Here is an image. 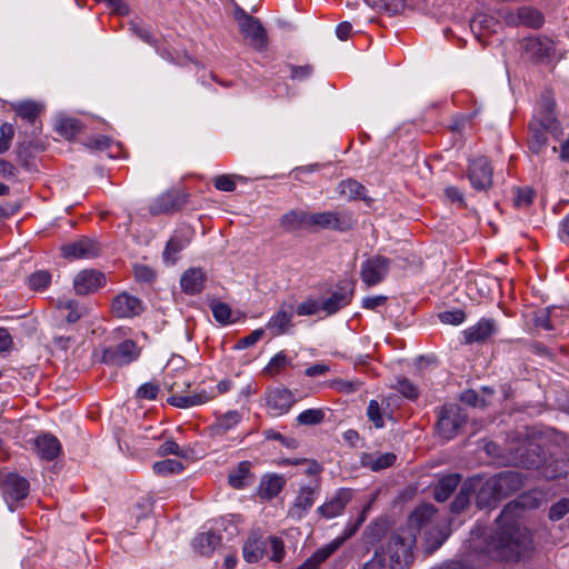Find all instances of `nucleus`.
Wrapping results in <instances>:
<instances>
[{
	"instance_id": "nucleus-1",
	"label": "nucleus",
	"mask_w": 569,
	"mask_h": 569,
	"mask_svg": "<svg viewBox=\"0 0 569 569\" xmlns=\"http://www.w3.org/2000/svg\"><path fill=\"white\" fill-rule=\"evenodd\" d=\"M539 502L530 495L521 496L516 503L507 505L497 519V530L486 547L487 555L496 560L517 561L532 547V537L527 528L520 527L515 518L518 506L536 508Z\"/></svg>"
},
{
	"instance_id": "nucleus-2",
	"label": "nucleus",
	"mask_w": 569,
	"mask_h": 569,
	"mask_svg": "<svg viewBox=\"0 0 569 569\" xmlns=\"http://www.w3.org/2000/svg\"><path fill=\"white\" fill-rule=\"evenodd\" d=\"M415 546V530L397 529L391 532L383 547V552L388 557L390 569H409L413 562Z\"/></svg>"
},
{
	"instance_id": "nucleus-3",
	"label": "nucleus",
	"mask_w": 569,
	"mask_h": 569,
	"mask_svg": "<svg viewBox=\"0 0 569 569\" xmlns=\"http://www.w3.org/2000/svg\"><path fill=\"white\" fill-rule=\"evenodd\" d=\"M242 556L249 563H256L264 556L271 561L279 562L284 557V546L282 540L274 536L252 531L242 547Z\"/></svg>"
},
{
	"instance_id": "nucleus-4",
	"label": "nucleus",
	"mask_w": 569,
	"mask_h": 569,
	"mask_svg": "<svg viewBox=\"0 0 569 569\" xmlns=\"http://www.w3.org/2000/svg\"><path fill=\"white\" fill-rule=\"evenodd\" d=\"M370 509V505L368 503L359 516L355 520H350L341 536L335 538L329 543L316 550V552L308 558L298 569H319V565L326 561L331 555H333L348 539H350L356 532L359 530L361 525L367 519V513Z\"/></svg>"
},
{
	"instance_id": "nucleus-5",
	"label": "nucleus",
	"mask_w": 569,
	"mask_h": 569,
	"mask_svg": "<svg viewBox=\"0 0 569 569\" xmlns=\"http://www.w3.org/2000/svg\"><path fill=\"white\" fill-rule=\"evenodd\" d=\"M548 133L555 138H559L562 134V129L557 119L549 117L547 122H545L538 117H533L529 122V150L536 154L543 152L548 142Z\"/></svg>"
},
{
	"instance_id": "nucleus-6",
	"label": "nucleus",
	"mask_w": 569,
	"mask_h": 569,
	"mask_svg": "<svg viewBox=\"0 0 569 569\" xmlns=\"http://www.w3.org/2000/svg\"><path fill=\"white\" fill-rule=\"evenodd\" d=\"M468 416L456 405L443 406L438 413L437 433L443 440L453 439L466 425Z\"/></svg>"
},
{
	"instance_id": "nucleus-7",
	"label": "nucleus",
	"mask_w": 569,
	"mask_h": 569,
	"mask_svg": "<svg viewBox=\"0 0 569 569\" xmlns=\"http://www.w3.org/2000/svg\"><path fill=\"white\" fill-rule=\"evenodd\" d=\"M356 221L348 211H323L310 213L309 226L319 229H330L340 232L353 228Z\"/></svg>"
},
{
	"instance_id": "nucleus-8",
	"label": "nucleus",
	"mask_w": 569,
	"mask_h": 569,
	"mask_svg": "<svg viewBox=\"0 0 569 569\" xmlns=\"http://www.w3.org/2000/svg\"><path fill=\"white\" fill-rule=\"evenodd\" d=\"M522 485L523 478L519 472L506 471L489 479L481 492H489L493 499H499L520 489Z\"/></svg>"
},
{
	"instance_id": "nucleus-9",
	"label": "nucleus",
	"mask_w": 569,
	"mask_h": 569,
	"mask_svg": "<svg viewBox=\"0 0 569 569\" xmlns=\"http://www.w3.org/2000/svg\"><path fill=\"white\" fill-rule=\"evenodd\" d=\"M236 19L241 34L248 39L250 46L263 50L267 47V32L260 21L240 9L236 11Z\"/></svg>"
},
{
	"instance_id": "nucleus-10",
	"label": "nucleus",
	"mask_w": 569,
	"mask_h": 569,
	"mask_svg": "<svg viewBox=\"0 0 569 569\" xmlns=\"http://www.w3.org/2000/svg\"><path fill=\"white\" fill-rule=\"evenodd\" d=\"M139 356L140 348L133 340L128 339L107 348L103 351L102 361L112 366H126L137 360Z\"/></svg>"
},
{
	"instance_id": "nucleus-11",
	"label": "nucleus",
	"mask_w": 569,
	"mask_h": 569,
	"mask_svg": "<svg viewBox=\"0 0 569 569\" xmlns=\"http://www.w3.org/2000/svg\"><path fill=\"white\" fill-rule=\"evenodd\" d=\"M390 259L382 256H372L361 264L360 278L368 287L380 283L388 274Z\"/></svg>"
},
{
	"instance_id": "nucleus-12",
	"label": "nucleus",
	"mask_w": 569,
	"mask_h": 569,
	"mask_svg": "<svg viewBox=\"0 0 569 569\" xmlns=\"http://www.w3.org/2000/svg\"><path fill=\"white\" fill-rule=\"evenodd\" d=\"M522 56L532 61H545L555 54V43L547 37H529L521 41Z\"/></svg>"
},
{
	"instance_id": "nucleus-13",
	"label": "nucleus",
	"mask_w": 569,
	"mask_h": 569,
	"mask_svg": "<svg viewBox=\"0 0 569 569\" xmlns=\"http://www.w3.org/2000/svg\"><path fill=\"white\" fill-rule=\"evenodd\" d=\"M492 168L486 157H477L469 162L468 178L478 191H487L492 186Z\"/></svg>"
},
{
	"instance_id": "nucleus-14",
	"label": "nucleus",
	"mask_w": 569,
	"mask_h": 569,
	"mask_svg": "<svg viewBox=\"0 0 569 569\" xmlns=\"http://www.w3.org/2000/svg\"><path fill=\"white\" fill-rule=\"evenodd\" d=\"M505 22L510 27L525 26L538 29L543 22V14L536 8L520 7L517 10L508 11L503 14Z\"/></svg>"
},
{
	"instance_id": "nucleus-15",
	"label": "nucleus",
	"mask_w": 569,
	"mask_h": 569,
	"mask_svg": "<svg viewBox=\"0 0 569 569\" xmlns=\"http://www.w3.org/2000/svg\"><path fill=\"white\" fill-rule=\"evenodd\" d=\"M61 254L69 260L91 259L99 254L98 243L89 238H81L61 246Z\"/></svg>"
},
{
	"instance_id": "nucleus-16",
	"label": "nucleus",
	"mask_w": 569,
	"mask_h": 569,
	"mask_svg": "<svg viewBox=\"0 0 569 569\" xmlns=\"http://www.w3.org/2000/svg\"><path fill=\"white\" fill-rule=\"evenodd\" d=\"M353 492L348 488H340L331 498H329L323 505H321L317 511L326 518H336L345 511L347 505L352 500Z\"/></svg>"
},
{
	"instance_id": "nucleus-17",
	"label": "nucleus",
	"mask_w": 569,
	"mask_h": 569,
	"mask_svg": "<svg viewBox=\"0 0 569 569\" xmlns=\"http://www.w3.org/2000/svg\"><path fill=\"white\" fill-rule=\"evenodd\" d=\"M28 493L29 482L26 478L9 473L3 480V497L11 511L14 509L13 502L24 499Z\"/></svg>"
},
{
	"instance_id": "nucleus-18",
	"label": "nucleus",
	"mask_w": 569,
	"mask_h": 569,
	"mask_svg": "<svg viewBox=\"0 0 569 569\" xmlns=\"http://www.w3.org/2000/svg\"><path fill=\"white\" fill-rule=\"evenodd\" d=\"M144 309L143 302L136 296L121 292L114 297L111 310L118 318H132L139 316Z\"/></svg>"
},
{
	"instance_id": "nucleus-19",
	"label": "nucleus",
	"mask_w": 569,
	"mask_h": 569,
	"mask_svg": "<svg viewBox=\"0 0 569 569\" xmlns=\"http://www.w3.org/2000/svg\"><path fill=\"white\" fill-rule=\"evenodd\" d=\"M293 306L290 303H282L279 310L269 319L266 328L272 336H281L287 333L293 326Z\"/></svg>"
},
{
	"instance_id": "nucleus-20",
	"label": "nucleus",
	"mask_w": 569,
	"mask_h": 569,
	"mask_svg": "<svg viewBox=\"0 0 569 569\" xmlns=\"http://www.w3.org/2000/svg\"><path fill=\"white\" fill-rule=\"evenodd\" d=\"M295 402L293 393L286 388H274L267 393V406L276 416L287 413Z\"/></svg>"
},
{
	"instance_id": "nucleus-21",
	"label": "nucleus",
	"mask_w": 569,
	"mask_h": 569,
	"mask_svg": "<svg viewBox=\"0 0 569 569\" xmlns=\"http://www.w3.org/2000/svg\"><path fill=\"white\" fill-rule=\"evenodd\" d=\"M104 284V276L96 270L86 269L80 271L73 280V288L77 295H89Z\"/></svg>"
},
{
	"instance_id": "nucleus-22",
	"label": "nucleus",
	"mask_w": 569,
	"mask_h": 569,
	"mask_svg": "<svg viewBox=\"0 0 569 569\" xmlns=\"http://www.w3.org/2000/svg\"><path fill=\"white\" fill-rule=\"evenodd\" d=\"M316 500V490L311 487H302L288 510V517L301 520L311 509Z\"/></svg>"
},
{
	"instance_id": "nucleus-23",
	"label": "nucleus",
	"mask_w": 569,
	"mask_h": 569,
	"mask_svg": "<svg viewBox=\"0 0 569 569\" xmlns=\"http://www.w3.org/2000/svg\"><path fill=\"white\" fill-rule=\"evenodd\" d=\"M217 396L213 391H207L206 389L197 390L187 395H172L169 398L170 405L177 408H190L200 406L212 400Z\"/></svg>"
},
{
	"instance_id": "nucleus-24",
	"label": "nucleus",
	"mask_w": 569,
	"mask_h": 569,
	"mask_svg": "<svg viewBox=\"0 0 569 569\" xmlns=\"http://www.w3.org/2000/svg\"><path fill=\"white\" fill-rule=\"evenodd\" d=\"M206 280L207 277L202 269L190 268L181 276V289L187 295L200 293L204 288Z\"/></svg>"
},
{
	"instance_id": "nucleus-25",
	"label": "nucleus",
	"mask_w": 569,
	"mask_h": 569,
	"mask_svg": "<svg viewBox=\"0 0 569 569\" xmlns=\"http://www.w3.org/2000/svg\"><path fill=\"white\" fill-rule=\"evenodd\" d=\"M496 332V323L491 319H481L463 331L467 343L483 342Z\"/></svg>"
},
{
	"instance_id": "nucleus-26",
	"label": "nucleus",
	"mask_w": 569,
	"mask_h": 569,
	"mask_svg": "<svg viewBox=\"0 0 569 569\" xmlns=\"http://www.w3.org/2000/svg\"><path fill=\"white\" fill-rule=\"evenodd\" d=\"M352 296V288H340L321 302V310L327 315H333L348 306L351 302Z\"/></svg>"
},
{
	"instance_id": "nucleus-27",
	"label": "nucleus",
	"mask_w": 569,
	"mask_h": 569,
	"mask_svg": "<svg viewBox=\"0 0 569 569\" xmlns=\"http://www.w3.org/2000/svg\"><path fill=\"white\" fill-rule=\"evenodd\" d=\"M435 513L436 509L432 505H422L412 511L407 526L401 529H412L417 535L421 529L431 525Z\"/></svg>"
},
{
	"instance_id": "nucleus-28",
	"label": "nucleus",
	"mask_w": 569,
	"mask_h": 569,
	"mask_svg": "<svg viewBox=\"0 0 569 569\" xmlns=\"http://www.w3.org/2000/svg\"><path fill=\"white\" fill-rule=\"evenodd\" d=\"M286 479L282 476L266 475L260 480L258 496L263 500H271L282 491Z\"/></svg>"
},
{
	"instance_id": "nucleus-29",
	"label": "nucleus",
	"mask_w": 569,
	"mask_h": 569,
	"mask_svg": "<svg viewBox=\"0 0 569 569\" xmlns=\"http://www.w3.org/2000/svg\"><path fill=\"white\" fill-rule=\"evenodd\" d=\"M37 453L41 459L53 460L61 451L59 440L52 435H42L34 440Z\"/></svg>"
},
{
	"instance_id": "nucleus-30",
	"label": "nucleus",
	"mask_w": 569,
	"mask_h": 569,
	"mask_svg": "<svg viewBox=\"0 0 569 569\" xmlns=\"http://www.w3.org/2000/svg\"><path fill=\"white\" fill-rule=\"evenodd\" d=\"M180 198L176 192H166L159 196L150 206L153 216L164 214L180 209Z\"/></svg>"
},
{
	"instance_id": "nucleus-31",
	"label": "nucleus",
	"mask_w": 569,
	"mask_h": 569,
	"mask_svg": "<svg viewBox=\"0 0 569 569\" xmlns=\"http://www.w3.org/2000/svg\"><path fill=\"white\" fill-rule=\"evenodd\" d=\"M309 217L308 212L291 210L281 217L280 227L288 232L300 228H310Z\"/></svg>"
},
{
	"instance_id": "nucleus-32",
	"label": "nucleus",
	"mask_w": 569,
	"mask_h": 569,
	"mask_svg": "<svg viewBox=\"0 0 569 569\" xmlns=\"http://www.w3.org/2000/svg\"><path fill=\"white\" fill-rule=\"evenodd\" d=\"M460 482V476L457 473L442 477L435 488V498L437 501H446L457 489Z\"/></svg>"
},
{
	"instance_id": "nucleus-33",
	"label": "nucleus",
	"mask_w": 569,
	"mask_h": 569,
	"mask_svg": "<svg viewBox=\"0 0 569 569\" xmlns=\"http://www.w3.org/2000/svg\"><path fill=\"white\" fill-rule=\"evenodd\" d=\"M189 244V239L181 236L171 237L163 251V260L168 264H174L178 259V253Z\"/></svg>"
},
{
	"instance_id": "nucleus-34",
	"label": "nucleus",
	"mask_w": 569,
	"mask_h": 569,
	"mask_svg": "<svg viewBox=\"0 0 569 569\" xmlns=\"http://www.w3.org/2000/svg\"><path fill=\"white\" fill-rule=\"evenodd\" d=\"M221 542V537L214 532H202L194 538L193 547L201 555H209Z\"/></svg>"
},
{
	"instance_id": "nucleus-35",
	"label": "nucleus",
	"mask_w": 569,
	"mask_h": 569,
	"mask_svg": "<svg viewBox=\"0 0 569 569\" xmlns=\"http://www.w3.org/2000/svg\"><path fill=\"white\" fill-rule=\"evenodd\" d=\"M396 459V455L392 452L366 455L362 458V463L373 471H379L385 468L391 467L395 463Z\"/></svg>"
},
{
	"instance_id": "nucleus-36",
	"label": "nucleus",
	"mask_w": 569,
	"mask_h": 569,
	"mask_svg": "<svg viewBox=\"0 0 569 569\" xmlns=\"http://www.w3.org/2000/svg\"><path fill=\"white\" fill-rule=\"evenodd\" d=\"M250 467L249 461H241L237 469L229 475V483L236 489L246 487L251 478Z\"/></svg>"
},
{
	"instance_id": "nucleus-37",
	"label": "nucleus",
	"mask_w": 569,
	"mask_h": 569,
	"mask_svg": "<svg viewBox=\"0 0 569 569\" xmlns=\"http://www.w3.org/2000/svg\"><path fill=\"white\" fill-rule=\"evenodd\" d=\"M339 191L348 199H362L366 196V188L360 182L352 179L341 181Z\"/></svg>"
},
{
	"instance_id": "nucleus-38",
	"label": "nucleus",
	"mask_w": 569,
	"mask_h": 569,
	"mask_svg": "<svg viewBox=\"0 0 569 569\" xmlns=\"http://www.w3.org/2000/svg\"><path fill=\"white\" fill-rule=\"evenodd\" d=\"M152 469L157 475L164 477L180 473L184 469V466L179 460L166 459L162 461L154 462Z\"/></svg>"
},
{
	"instance_id": "nucleus-39",
	"label": "nucleus",
	"mask_w": 569,
	"mask_h": 569,
	"mask_svg": "<svg viewBox=\"0 0 569 569\" xmlns=\"http://www.w3.org/2000/svg\"><path fill=\"white\" fill-rule=\"evenodd\" d=\"M57 131L60 136L70 140L81 131V122L73 118H63L58 122Z\"/></svg>"
},
{
	"instance_id": "nucleus-40",
	"label": "nucleus",
	"mask_w": 569,
	"mask_h": 569,
	"mask_svg": "<svg viewBox=\"0 0 569 569\" xmlns=\"http://www.w3.org/2000/svg\"><path fill=\"white\" fill-rule=\"evenodd\" d=\"M51 283V273L47 270H39L30 274L28 284L31 290L42 291Z\"/></svg>"
},
{
	"instance_id": "nucleus-41",
	"label": "nucleus",
	"mask_w": 569,
	"mask_h": 569,
	"mask_svg": "<svg viewBox=\"0 0 569 569\" xmlns=\"http://www.w3.org/2000/svg\"><path fill=\"white\" fill-rule=\"evenodd\" d=\"M240 421L241 415L238 411H228L218 419L216 429L220 433H226L230 429H233L236 426H238Z\"/></svg>"
},
{
	"instance_id": "nucleus-42",
	"label": "nucleus",
	"mask_w": 569,
	"mask_h": 569,
	"mask_svg": "<svg viewBox=\"0 0 569 569\" xmlns=\"http://www.w3.org/2000/svg\"><path fill=\"white\" fill-rule=\"evenodd\" d=\"M426 546L428 552H433L437 550L447 539L448 535L438 528V526H431V528L426 532Z\"/></svg>"
},
{
	"instance_id": "nucleus-43",
	"label": "nucleus",
	"mask_w": 569,
	"mask_h": 569,
	"mask_svg": "<svg viewBox=\"0 0 569 569\" xmlns=\"http://www.w3.org/2000/svg\"><path fill=\"white\" fill-rule=\"evenodd\" d=\"M16 112L22 119L33 123L40 113V108L34 102L24 101L16 106Z\"/></svg>"
},
{
	"instance_id": "nucleus-44",
	"label": "nucleus",
	"mask_w": 569,
	"mask_h": 569,
	"mask_svg": "<svg viewBox=\"0 0 569 569\" xmlns=\"http://www.w3.org/2000/svg\"><path fill=\"white\" fill-rule=\"evenodd\" d=\"M325 419V412L321 409H308L297 417V422L302 426L319 425Z\"/></svg>"
},
{
	"instance_id": "nucleus-45",
	"label": "nucleus",
	"mask_w": 569,
	"mask_h": 569,
	"mask_svg": "<svg viewBox=\"0 0 569 569\" xmlns=\"http://www.w3.org/2000/svg\"><path fill=\"white\" fill-rule=\"evenodd\" d=\"M59 307L68 310L66 319L69 323L77 322L83 315L84 309L73 300L60 301Z\"/></svg>"
},
{
	"instance_id": "nucleus-46",
	"label": "nucleus",
	"mask_w": 569,
	"mask_h": 569,
	"mask_svg": "<svg viewBox=\"0 0 569 569\" xmlns=\"http://www.w3.org/2000/svg\"><path fill=\"white\" fill-rule=\"evenodd\" d=\"M361 381L359 380H346V379H333L329 382V386L342 393H353L359 390L361 387Z\"/></svg>"
},
{
	"instance_id": "nucleus-47",
	"label": "nucleus",
	"mask_w": 569,
	"mask_h": 569,
	"mask_svg": "<svg viewBox=\"0 0 569 569\" xmlns=\"http://www.w3.org/2000/svg\"><path fill=\"white\" fill-rule=\"evenodd\" d=\"M157 452L159 456L173 455L181 458H186L188 456V451L180 448L179 445L173 439H168L163 443H161Z\"/></svg>"
},
{
	"instance_id": "nucleus-48",
	"label": "nucleus",
	"mask_w": 569,
	"mask_h": 569,
	"mask_svg": "<svg viewBox=\"0 0 569 569\" xmlns=\"http://www.w3.org/2000/svg\"><path fill=\"white\" fill-rule=\"evenodd\" d=\"M396 388L403 397L410 400H415L419 396L418 387L407 378L399 379Z\"/></svg>"
},
{
	"instance_id": "nucleus-49",
	"label": "nucleus",
	"mask_w": 569,
	"mask_h": 569,
	"mask_svg": "<svg viewBox=\"0 0 569 569\" xmlns=\"http://www.w3.org/2000/svg\"><path fill=\"white\" fill-rule=\"evenodd\" d=\"M130 30L132 33H134L139 39L144 41L146 43L150 46H156L157 41L153 38L151 31L149 28L141 26L140 23L132 21L130 22Z\"/></svg>"
},
{
	"instance_id": "nucleus-50",
	"label": "nucleus",
	"mask_w": 569,
	"mask_h": 569,
	"mask_svg": "<svg viewBox=\"0 0 569 569\" xmlns=\"http://www.w3.org/2000/svg\"><path fill=\"white\" fill-rule=\"evenodd\" d=\"M13 136L14 128L11 123H3L0 127V153L9 150Z\"/></svg>"
},
{
	"instance_id": "nucleus-51",
	"label": "nucleus",
	"mask_w": 569,
	"mask_h": 569,
	"mask_svg": "<svg viewBox=\"0 0 569 569\" xmlns=\"http://www.w3.org/2000/svg\"><path fill=\"white\" fill-rule=\"evenodd\" d=\"M160 391V387L153 382H147L140 386L136 392L138 399L154 400Z\"/></svg>"
},
{
	"instance_id": "nucleus-52",
	"label": "nucleus",
	"mask_w": 569,
	"mask_h": 569,
	"mask_svg": "<svg viewBox=\"0 0 569 569\" xmlns=\"http://www.w3.org/2000/svg\"><path fill=\"white\" fill-rule=\"evenodd\" d=\"M213 318L221 323H227L231 318V309L223 302L211 303Z\"/></svg>"
},
{
	"instance_id": "nucleus-53",
	"label": "nucleus",
	"mask_w": 569,
	"mask_h": 569,
	"mask_svg": "<svg viewBox=\"0 0 569 569\" xmlns=\"http://www.w3.org/2000/svg\"><path fill=\"white\" fill-rule=\"evenodd\" d=\"M439 319L442 323L458 326L466 320V313L460 309L445 311L439 315Z\"/></svg>"
},
{
	"instance_id": "nucleus-54",
	"label": "nucleus",
	"mask_w": 569,
	"mask_h": 569,
	"mask_svg": "<svg viewBox=\"0 0 569 569\" xmlns=\"http://www.w3.org/2000/svg\"><path fill=\"white\" fill-rule=\"evenodd\" d=\"M367 415L376 428H382L385 426L381 410L377 400H370L367 408Z\"/></svg>"
},
{
	"instance_id": "nucleus-55",
	"label": "nucleus",
	"mask_w": 569,
	"mask_h": 569,
	"mask_svg": "<svg viewBox=\"0 0 569 569\" xmlns=\"http://www.w3.org/2000/svg\"><path fill=\"white\" fill-rule=\"evenodd\" d=\"M321 310V303L315 299H307L306 301L298 305L296 312L299 316H312Z\"/></svg>"
},
{
	"instance_id": "nucleus-56",
	"label": "nucleus",
	"mask_w": 569,
	"mask_h": 569,
	"mask_svg": "<svg viewBox=\"0 0 569 569\" xmlns=\"http://www.w3.org/2000/svg\"><path fill=\"white\" fill-rule=\"evenodd\" d=\"M569 512V500L561 499L553 503L549 509V518L551 520H560Z\"/></svg>"
},
{
	"instance_id": "nucleus-57",
	"label": "nucleus",
	"mask_w": 569,
	"mask_h": 569,
	"mask_svg": "<svg viewBox=\"0 0 569 569\" xmlns=\"http://www.w3.org/2000/svg\"><path fill=\"white\" fill-rule=\"evenodd\" d=\"M263 329H256L250 335L238 340L236 348L237 349H247L253 345H256L263 337Z\"/></svg>"
},
{
	"instance_id": "nucleus-58",
	"label": "nucleus",
	"mask_w": 569,
	"mask_h": 569,
	"mask_svg": "<svg viewBox=\"0 0 569 569\" xmlns=\"http://www.w3.org/2000/svg\"><path fill=\"white\" fill-rule=\"evenodd\" d=\"M213 186L220 191L231 192L236 189V182L232 176L220 174L214 178Z\"/></svg>"
},
{
	"instance_id": "nucleus-59",
	"label": "nucleus",
	"mask_w": 569,
	"mask_h": 569,
	"mask_svg": "<svg viewBox=\"0 0 569 569\" xmlns=\"http://www.w3.org/2000/svg\"><path fill=\"white\" fill-rule=\"evenodd\" d=\"M553 108H555L553 99L549 96H543L540 101V111L537 117L539 119L543 120L545 122H547V119L549 117H555Z\"/></svg>"
},
{
	"instance_id": "nucleus-60",
	"label": "nucleus",
	"mask_w": 569,
	"mask_h": 569,
	"mask_svg": "<svg viewBox=\"0 0 569 569\" xmlns=\"http://www.w3.org/2000/svg\"><path fill=\"white\" fill-rule=\"evenodd\" d=\"M533 190L530 188H522L517 190V197L515 198V206L519 208H526L531 204L533 200Z\"/></svg>"
},
{
	"instance_id": "nucleus-61",
	"label": "nucleus",
	"mask_w": 569,
	"mask_h": 569,
	"mask_svg": "<svg viewBox=\"0 0 569 569\" xmlns=\"http://www.w3.org/2000/svg\"><path fill=\"white\" fill-rule=\"evenodd\" d=\"M367 4L377 9L396 11L401 4V0H365Z\"/></svg>"
},
{
	"instance_id": "nucleus-62",
	"label": "nucleus",
	"mask_w": 569,
	"mask_h": 569,
	"mask_svg": "<svg viewBox=\"0 0 569 569\" xmlns=\"http://www.w3.org/2000/svg\"><path fill=\"white\" fill-rule=\"evenodd\" d=\"M287 363V357L282 352L276 355L267 366L266 370L271 373H278Z\"/></svg>"
},
{
	"instance_id": "nucleus-63",
	"label": "nucleus",
	"mask_w": 569,
	"mask_h": 569,
	"mask_svg": "<svg viewBox=\"0 0 569 569\" xmlns=\"http://www.w3.org/2000/svg\"><path fill=\"white\" fill-rule=\"evenodd\" d=\"M87 146L91 149L96 150H106L110 146V139L106 136H97L93 138H90L87 142Z\"/></svg>"
},
{
	"instance_id": "nucleus-64",
	"label": "nucleus",
	"mask_w": 569,
	"mask_h": 569,
	"mask_svg": "<svg viewBox=\"0 0 569 569\" xmlns=\"http://www.w3.org/2000/svg\"><path fill=\"white\" fill-rule=\"evenodd\" d=\"M387 301L386 296L367 297L362 300V307L366 309L375 310L380 306H383Z\"/></svg>"
}]
</instances>
